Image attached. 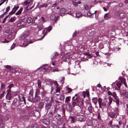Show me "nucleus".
Returning <instances> with one entry per match:
<instances>
[{"mask_svg":"<svg viewBox=\"0 0 128 128\" xmlns=\"http://www.w3.org/2000/svg\"><path fill=\"white\" fill-rule=\"evenodd\" d=\"M114 113L113 112L111 111L108 112V116L112 118H114L115 116L116 118L117 116L119 115V110L118 108H115L114 110Z\"/></svg>","mask_w":128,"mask_h":128,"instance_id":"obj_1","label":"nucleus"},{"mask_svg":"<svg viewBox=\"0 0 128 128\" xmlns=\"http://www.w3.org/2000/svg\"><path fill=\"white\" fill-rule=\"evenodd\" d=\"M75 118L76 120L80 122H82L86 120L85 117L83 115H77L76 116Z\"/></svg>","mask_w":128,"mask_h":128,"instance_id":"obj_2","label":"nucleus"},{"mask_svg":"<svg viewBox=\"0 0 128 128\" xmlns=\"http://www.w3.org/2000/svg\"><path fill=\"white\" fill-rule=\"evenodd\" d=\"M26 24L25 21L24 20H22L20 21L17 24V26L18 27H21L24 26Z\"/></svg>","mask_w":128,"mask_h":128,"instance_id":"obj_3","label":"nucleus"},{"mask_svg":"<svg viewBox=\"0 0 128 128\" xmlns=\"http://www.w3.org/2000/svg\"><path fill=\"white\" fill-rule=\"evenodd\" d=\"M52 29V28L50 26H49L48 28H45L42 31L43 33L47 34Z\"/></svg>","mask_w":128,"mask_h":128,"instance_id":"obj_4","label":"nucleus"},{"mask_svg":"<svg viewBox=\"0 0 128 128\" xmlns=\"http://www.w3.org/2000/svg\"><path fill=\"white\" fill-rule=\"evenodd\" d=\"M52 106V102H50L46 104L45 106L46 110L48 111L50 110V108Z\"/></svg>","mask_w":128,"mask_h":128,"instance_id":"obj_5","label":"nucleus"},{"mask_svg":"<svg viewBox=\"0 0 128 128\" xmlns=\"http://www.w3.org/2000/svg\"><path fill=\"white\" fill-rule=\"evenodd\" d=\"M19 7V6L18 5L14 6L12 11L9 13V14L12 15L14 14Z\"/></svg>","mask_w":128,"mask_h":128,"instance_id":"obj_6","label":"nucleus"},{"mask_svg":"<svg viewBox=\"0 0 128 128\" xmlns=\"http://www.w3.org/2000/svg\"><path fill=\"white\" fill-rule=\"evenodd\" d=\"M43 123L46 125H49L50 123V121L48 118L44 119L42 121Z\"/></svg>","mask_w":128,"mask_h":128,"instance_id":"obj_7","label":"nucleus"},{"mask_svg":"<svg viewBox=\"0 0 128 128\" xmlns=\"http://www.w3.org/2000/svg\"><path fill=\"white\" fill-rule=\"evenodd\" d=\"M18 98L19 100L21 101L25 102V100L22 94H19L18 95Z\"/></svg>","mask_w":128,"mask_h":128,"instance_id":"obj_8","label":"nucleus"},{"mask_svg":"<svg viewBox=\"0 0 128 128\" xmlns=\"http://www.w3.org/2000/svg\"><path fill=\"white\" fill-rule=\"evenodd\" d=\"M41 82L40 80H37V87L38 88L42 89V90H44V88L43 86H41Z\"/></svg>","mask_w":128,"mask_h":128,"instance_id":"obj_9","label":"nucleus"},{"mask_svg":"<svg viewBox=\"0 0 128 128\" xmlns=\"http://www.w3.org/2000/svg\"><path fill=\"white\" fill-rule=\"evenodd\" d=\"M6 98L7 100H9L12 98V97L10 92H8V93L6 96Z\"/></svg>","mask_w":128,"mask_h":128,"instance_id":"obj_10","label":"nucleus"},{"mask_svg":"<svg viewBox=\"0 0 128 128\" xmlns=\"http://www.w3.org/2000/svg\"><path fill=\"white\" fill-rule=\"evenodd\" d=\"M50 18L52 20H55L56 22L58 18L54 14H52L50 16Z\"/></svg>","mask_w":128,"mask_h":128,"instance_id":"obj_11","label":"nucleus"},{"mask_svg":"<svg viewBox=\"0 0 128 128\" xmlns=\"http://www.w3.org/2000/svg\"><path fill=\"white\" fill-rule=\"evenodd\" d=\"M88 109L90 113H92L93 111H94V109L90 104V106H88Z\"/></svg>","mask_w":128,"mask_h":128,"instance_id":"obj_12","label":"nucleus"},{"mask_svg":"<svg viewBox=\"0 0 128 128\" xmlns=\"http://www.w3.org/2000/svg\"><path fill=\"white\" fill-rule=\"evenodd\" d=\"M98 101L99 104H100L102 105V106L104 107H105L106 106V104L105 103L102 102V98H98Z\"/></svg>","mask_w":128,"mask_h":128,"instance_id":"obj_13","label":"nucleus"},{"mask_svg":"<svg viewBox=\"0 0 128 128\" xmlns=\"http://www.w3.org/2000/svg\"><path fill=\"white\" fill-rule=\"evenodd\" d=\"M58 55V54L57 52H54L51 57V59L52 60L54 59V58H56Z\"/></svg>","mask_w":128,"mask_h":128,"instance_id":"obj_14","label":"nucleus"},{"mask_svg":"<svg viewBox=\"0 0 128 128\" xmlns=\"http://www.w3.org/2000/svg\"><path fill=\"white\" fill-rule=\"evenodd\" d=\"M28 116H23L22 117H21L20 119L19 120L20 122H22L23 121H26V120L28 119Z\"/></svg>","mask_w":128,"mask_h":128,"instance_id":"obj_15","label":"nucleus"},{"mask_svg":"<svg viewBox=\"0 0 128 128\" xmlns=\"http://www.w3.org/2000/svg\"><path fill=\"white\" fill-rule=\"evenodd\" d=\"M84 99L82 98H80L79 106L83 107L84 106Z\"/></svg>","mask_w":128,"mask_h":128,"instance_id":"obj_16","label":"nucleus"},{"mask_svg":"<svg viewBox=\"0 0 128 128\" xmlns=\"http://www.w3.org/2000/svg\"><path fill=\"white\" fill-rule=\"evenodd\" d=\"M26 21L27 22L28 24L30 23H34V21L33 20L32 18L31 17L28 18L27 19Z\"/></svg>","mask_w":128,"mask_h":128,"instance_id":"obj_17","label":"nucleus"},{"mask_svg":"<svg viewBox=\"0 0 128 128\" xmlns=\"http://www.w3.org/2000/svg\"><path fill=\"white\" fill-rule=\"evenodd\" d=\"M32 42L28 41V40L27 39H25L24 40L23 43V45L24 46H26L28 45L30 43H32Z\"/></svg>","mask_w":128,"mask_h":128,"instance_id":"obj_18","label":"nucleus"},{"mask_svg":"<svg viewBox=\"0 0 128 128\" xmlns=\"http://www.w3.org/2000/svg\"><path fill=\"white\" fill-rule=\"evenodd\" d=\"M110 18V15L108 13L105 14L104 16V18L106 20H108Z\"/></svg>","mask_w":128,"mask_h":128,"instance_id":"obj_19","label":"nucleus"},{"mask_svg":"<svg viewBox=\"0 0 128 128\" xmlns=\"http://www.w3.org/2000/svg\"><path fill=\"white\" fill-rule=\"evenodd\" d=\"M114 102H116L117 106H118L120 104L119 100L118 97L116 96L114 98Z\"/></svg>","mask_w":128,"mask_h":128,"instance_id":"obj_20","label":"nucleus"},{"mask_svg":"<svg viewBox=\"0 0 128 128\" xmlns=\"http://www.w3.org/2000/svg\"><path fill=\"white\" fill-rule=\"evenodd\" d=\"M44 105V103L42 102H40L38 104V107L39 108L42 109Z\"/></svg>","mask_w":128,"mask_h":128,"instance_id":"obj_21","label":"nucleus"},{"mask_svg":"<svg viewBox=\"0 0 128 128\" xmlns=\"http://www.w3.org/2000/svg\"><path fill=\"white\" fill-rule=\"evenodd\" d=\"M28 100L30 102H33L34 99L32 95V94H30L28 96Z\"/></svg>","mask_w":128,"mask_h":128,"instance_id":"obj_22","label":"nucleus"},{"mask_svg":"<svg viewBox=\"0 0 128 128\" xmlns=\"http://www.w3.org/2000/svg\"><path fill=\"white\" fill-rule=\"evenodd\" d=\"M40 98L39 96L36 95H35V98L34 99V100L33 102H37L38 101H39L40 100Z\"/></svg>","mask_w":128,"mask_h":128,"instance_id":"obj_23","label":"nucleus"},{"mask_svg":"<svg viewBox=\"0 0 128 128\" xmlns=\"http://www.w3.org/2000/svg\"><path fill=\"white\" fill-rule=\"evenodd\" d=\"M32 1L33 0H27L24 2V5L28 4L30 3H32Z\"/></svg>","mask_w":128,"mask_h":128,"instance_id":"obj_24","label":"nucleus"},{"mask_svg":"<svg viewBox=\"0 0 128 128\" xmlns=\"http://www.w3.org/2000/svg\"><path fill=\"white\" fill-rule=\"evenodd\" d=\"M92 102L95 105L98 102V98H97L95 97L93 98L92 100Z\"/></svg>","mask_w":128,"mask_h":128,"instance_id":"obj_25","label":"nucleus"},{"mask_svg":"<svg viewBox=\"0 0 128 128\" xmlns=\"http://www.w3.org/2000/svg\"><path fill=\"white\" fill-rule=\"evenodd\" d=\"M74 100L76 102V103L78 104V106H79V101L80 100V98L78 97H76L74 99Z\"/></svg>","mask_w":128,"mask_h":128,"instance_id":"obj_26","label":"nucleus"},{"mask_svg":"<svg viewBox=\"0 0 128 128\" xmlns=\"http://www.w3.org/2000/svg\"><path fill=\"white\" fill-rule=\"evenodd\" d=\"M22 34L26 38L29 34V32L28 31H25L23 32Z\"/></svg>","mask_w":128,"mask_h":128,"instance_id":"obj_27","label":"nucleus"},{"mask_svg":"<svg viewBox=\"0 0 128 128\" xmlns=\"http://www.w3.org/2000/svg\"><path fill=\"white\" fill-rule=\"evenodd\" d=\"M70 119V122L72 123H73L76 122V120H75V118L71 116L69 118Z\"/></svg>","mask_w":128,"mask_h":128,"instance_id":"obj_28","label":"nucleus"},{"mask_svg":"<svg viewBox=\"0 0 128 128\" xmlns=\"http://www.w3.org/2000/svg\"><path fill=\"white\" fill-rule=\"evenodd\" d=\"M22 10L23 8L22 7L20 8L19 10H18L16 13V14L17 15L20 14L21 13Z\"/></svg>","mask_w":128,"mask_h":128,"instance_id":"obj_29","label":"nucleus"},{"mask_svg":"<svg viewBox=\"0 0 128 128\" xmlns=\"http://www.w3.org/2000/svg\"><path fill=\"white\" fill-rule=\"evenodd\" d=\"M34 116L35 117L37 118H38L40 116V114L39 112L37 111L34 114Z\"/></svg>","mask_w":128,"mask_h":128,"instance_id":"obj_30","label":"nucleus"},{"mask_svg":"<svg viewBox=\"0 0 128 128\" xmlns=\"http://www.w3.org/2000/svg\"><path fill=\"white\" fill-rule=\"evenodd\" d=\"M47 93V92L45 90H43V91L41 92V94L42 95V98L43 97H44L46 95Z\"/></svg>","mask_w":128,"mask_h":128,"instance_id":"obj_31","label":"nucleus"},{"mask_svg":"<svg viewBox=\"0 0 128 128\" xmlns=\"http://www.w3.org/2000/svg\"><path fill=\"white\" fill-rule=\"evenodd\" d=\"M43 100L45 102H48L50 101V98L48 97H45L44 98H43Z\"/></svg>","mask_w":128,"mask_h":128,"instance_id":"obj_32","label":"nucleus"},{"mask_svg":"<svg viewBox=\"0 0 128 128\" xmlns=\"http://www.w3.org/2000/svg\"><path fill=\"white\" fill-rule=\"evenodd\" d=\"M14 84H10L7 87V91L8 92H10V88L12 87Z\"/></svg>","mask_w":128,"mask_h":128,"instance_id":"obj_33","label":"nucleus"},{"mask_svg":"<svg viewBox=\"0 0 128 128\" xmlns=\"http://www.w3.org/2000/svg\"><path fill=\"white\" fill-rule=\"evenodd\" d=\"M16 18L15 16H13L10 19L9 22H13L16 20Z\"/></svg>","mask_w":128,"mask_h":128,"instance_id":"obj_34","label":"nucleus"},{"mask_svg":"<svg viewBox=\"0 0 128 128\" xmlns=\"http://www.w3.org/2000/svg\"><path fill=\"white\" fill-rule=\"evenodd\" d=\"M43 28V26L42 25H38L37 27V28L39 30H41Z\"/></svg>","mask_w":128,"mask_h":128,"instance_id":"obj_35","label":"nucleus"},{"mask_svg":"<svg viewBox=\"0 0 128 128\" xmlns=\"http://www.w3.org/2000/svg\"><path fill=\"white\" fill-rule=\"evenodd\" d=\"M72 105L73 107L75 106H78V104L76 103L74 100L72 102Z\"/></svg>","mask_w":128,"mask_h":128,"instance_id":"obj_36","label":"nucleus"},{"mask_svg":"<svg viewBox=\"0 0 128 128\" xmlns=\"http://www.w3.org/2000/svg\"><path fill=\"white\" fill-rule=\"evenodd\" d=\"M126 16V14L124 13H121L120 14V17L122 18H123L125 17Z\"/></svg>","mask_w":128,"mask_h":128,"instance_id":"obj_37","label":"nucleus"},{"mask_svg":"<svg viewBox=\"0 0 128 128\" xmlns=\"http://www.w3.org/2000/svg\"><path fill=\"white\" fill-rule=\"evenodd\" d=\"M64 94H62L60 96V98H58V100L61 101L64 100Z\"/></svg>","mask_w":128,"mask_h":128,"instance_id":"obj_38","label":"nucleus"},{"mask_svg":"<svg viewBox=\"0 0 128 128\" xmlns=\"http://www.w3.org/2000/svg\"><path fill=\"white\" fill-rule=\"evenodd\" d=\"M76 64L75 66V68H80V65L79 64L80 63L79 62H76Z\"/></svg>","mask_w":128,"mask_h":128,"instance_id":"obj_39","label":"nucleus"},{"mask_svg":"<svg viewBox=\"0 0 128 128\" xmlns=\"http://www.w3.org/2000/svg\"><path fill=\"white\" fill-rule=\"evenodd\" d=\"M66 90L67 93H69L72 91V89L70 88L66 87Z\"/></svg>","mask_w":128,"mask_h":128,"instance_id":"obj_40","label":"nucleus"},{"mask_svg":"<svg viewBox=\"0 0 128 128\" xmlns=\"http://www.w3.org/2000/svg\"><path fill=\"white\" fill-rule=\"evenodd\" d=\"M70 96H68L66 97V100H65V103H67L70 101Z\"/></svg>","mask_w":128,"mask_h":128,"instance_id":"obj_41","label":"nucleus"},{"mask_svg":"<svg viewBox=\"0 0 128 128\" xmlns=\"http://www.w3.org/2000/svg\"><path fill=\"white\" fill-rule=\"evenodd\" d=\"M120 81L122 83L124 84L126 82V80L124 78H120Z\"/></svg>","mask_w":128,"mask_h":128,"instance_id":"obj_42","label":"nucleus"},{"mask_svg":"<svg viewBox=\"0 0 128 128\" xmlns=\"http://www.w3.org/2000/svg\"><path fill=\"white\" fill-rule=\"evenodd\" d=\"M25 37L22 34L20 35L19 37V40H23Z\"/></svg>","mask_w":128,"mask_h":128,"instance_id":"obj_43","label":"nucleus"},{"mask_svg":"<svg viewBox=\"0 0 128 128\" xmlns=\"http://www.w3.org/2000/svg\"><path fill=\"white\" fill-rule=\"evenodd\" d=\"M120 14L119 12L118 11H116L115 12L114 15L116 16H120Z\"/></svg>","mask_w":128,"mask_h":128,"instance_id":"obj_44","label":"nucleus"},{"mask_svg":"<svg viewBox=\"0 0 128 128\" xmlns=\"http://www.w3.org/2000/svg\"><path fill=\"white\" fill-rule=\"evenodd\" d=\"M60 13L64 14L65 12V10L64 8H62L60 9Z\"/></svg>","mask_w":128,"mask_h":128,"instance_id":"obj_45","label":"nucleus"},{"mask_svg":"<svg viewBox=\"0 0 128 128\" xmlns=\"http://www.w3.org/2000/svg\"><path fill=\"white\" fill-rule=\"evenodd\" d=\"M76 14V17L78 18H79L82 16V14L80 12H77Z\"/></svg>","mask_w":128,"mask_h":128,"instance_id":"obj_46","label":"nucleus"},{"mask_svg":"<svg viewBox=\"0 0 128 128\" xmlns=\"http://www.w3.org/2000/svg\"><path fill=\"white\" fill-rule=\"evenodd\" d=\"M32 128H38V125L37 123H34L32 126Z\"/></svg>","mask_w":128,"mask_h":128,"instance_id":"obj_47","label":"nucleus"},{"mask_svg":"<svg viewBox=\"0 0 128 128\" xmlns=\"http://www.w3.org/2000/svg\"><path fill=\"white\" fill-rule=\"evenodd\" d=\"M108 100L109 102L108 104L109 106H110L111 104L112 103V99L110 98V97L109 98H108Z\"/></svg>","mask_w":128,"mask_h":128,"instance_id":"obj_48","label":"nucleus"},{"mask_svg":"<svg viewBox=\"0 0 128 128\" xmlns=\"http://www.w3.org/2000/svg\"><path fill=\"white\" fill-rule=\"evenodd\" d=\"M121 84V83L120 81H118L116 83V85L119 88H120Z\"/></svg>","mask_w":128,"mask_h":128,"instance_id":"obj_49","label":"nucleus"},{"mask_svg":"<svg viewBox=\"0 0 128 128\" xmlns=\"http://www.w3.org/2000/svg\"><path fill=\"white\" fill-rule=\"evenodd\" d=\"M52 84H54L56 88H57L58 87V84L57 82L56 81L52 83Z\"/></svg>","mask_w":128,"mask_h":128,"instance_id":"obj_50","label":"nucleus"},{"mask_svg":"<svg viewBox=\"0 0 128 128\" xmlns=\"http://www.w3.org/2000/svg\"><path fill=\"white\" fill-rule=\"evenodd\" d=\"M4 66L6 68H7L8 70H10L11 69V66H10L7 65Z\"/></svg>","mask_w":128,"mask_h":128,"instance_id":"obj_51","label":"nucleus"},{"mask_svg":"<svg viewBox=\"0 0 128 128\" xmlns=\"http://www.w3.org/2000/svg\"><path fill=\"white\" fill-rule=\"evenodd\" d=\"M1 88L2 90H4V89L5 88V85L4 84H1Z\"/></svg>","mask_w":128,"mask_h":128,"instance_id":"obj_52","label":"nucleus"},{"mask_svg":"<svg viewBox=\"0 0 128 128\" xmlns=\"http://www.w3.org/2000/svg\"><path fill=\"white\" fill-rule=\"evenodd\" d=\"M40 93V90L38 88L36 89V94H39Z\"/></svg>","mask_w":128,"mask_h":128,"instance_id":"obj_53","label":"nucleus"},{"mask_svg":"<svg viewBox=\"0 0 128 128\" xmlns=\"http://www.w3.org/2000/svg\"><path fill=\"white\" fill-rule=\"evenodd\" d=\"M8 16H9L8 15L6 17H5L4 19L3 20V21H2V23L3 24V23H4L5 22L6 20L7 19V18H8Z\"/></svg>","mask_w":128,"mask_h":128,"instance_id":"obj_54","label":"nucleus"},{"mask_svg":"<svg viewBox=\"0 0 128 128\" xmlns=\"http://www.w3.org/2000/svg\"><path fill=\"white\" fill-rule=\"evenodd\" d=\"M56 89V92H60V88L58 87Z\"/></svg>","mask_w":128,"mask_h":128,"instance_id":"obj_55","label":"nucleus"},{"mask_svg":"<svg viewBox=\"0 0 128 128\" xmlns=\"http://www.w3.org/2000/svg\"><path fill=\"white\" fill-rule=\"evenodd\" d=\"M18 102V100H17L16 99H14V101L13 102V104L14 105L16 106V105L15 104L17 102Z\"/></svg>","mask_w":128,"mask_h":128,"instance_id":"obj_56","label":"nucleus"},{"mask_svg":"<svg viewBox=\"0 0 128 128\" xmlns=\"http://www.w3.org/2000/svg\"><path fill=\"white\" fill-rule=\"evenodd\" d=\"M99 47L100 49H102L104 48V46L103 44H100L99 45Z\"/></svg>","mask_w":128,"mask_h":128,"instance_id":"obj_57","label":"nucleus"},{"mask_svg":"<svg viewBox=\"0 0 128 128\" xmlns=\"http://www.w3.org/2000/svg\"><path fill=\"white\" fill-rule=\"evenodd\" d=\"M111 96H112L114 98L117 96L116 93L114 92L112 93Z\"/></svg>","mask_w":128,"mask_h":128,"instance_id":"obj_58","label":"nucleus"},{"mask_svg":"<svg viewBox=\"0 0 128 128\" xmlns=\"http://www.w3.org/2000/svg\"><path fill=\"white\" fill-rule=\"evenodd\" d=\"M10 42V40H8L5 39L4 40L2 41L3 43H7L9 42Z\"/></svg>","mask_w":128,"mask_h":128,"instance_id":"obj_59","label":"nucleus"},{"mask_svg":"<svg viewBox=\"0 0 128 128\" xmlns=\"http://www.w3.org/2000/svg\"><path fill=\"white\" fill-rule=\"evenodd\" d=\"M10 9V6L7 7L6 8V12H8L9 10Z\"/></svg>","mask_w":128,"mask_h":128,"instance_id":"obj_60","label":"nucleus"},{"mask_svg":"<svg viewBox=\"0 0 128 128\" xmlns=\"http://www.w3.org/2000/svg\"><path fill=\"white\" fill-rule=\"evenodd\" d=\"M84 54L85 56H89L90 58L92 57L91 55L90 54L86 53Z\"/></svg>","mask_w":128,"mask_h":128,"instance_id":"obj_61","label":"nucleus"},{"mask_svg":"<svg viewBox=\"0 0 128 128\" xmlns=\"http://www.w3.org/2000/svg\"><path fill=\"white\" fill-rule=\"evenodd\" d=\"M65 110L64 109H63L62 110V113L63 115L64 116H65Z\"/></svg>","mask_w":128,"mask_h":128,"instance_id":"obj_62","label":"nucleus"},{"mask_svg":"<svg viewBox=\"0 0 128 128\" xmlns=\"http://www.w3.org/2000/svg\"><path fill=\"white\" fill-rule=\"evenodd\" d=\"M82 96L84 97V98L86 97V92H82Z\"/></svg>","mask_w":128,"mask_h":128,"instance_id":"obj_63","label":"nucleus"},{"mask_svg":"<svg viewBox=\"0 0 128 128\" xmlns=\"http://www.w3.org/2000/svg\"><path fill=\"white\" fill-rule=\"evenodd\" d=\"M5 92V90H4L2 93L0 94V97H2L3 96H4V94Z\"/></svg>","mask_w":128,"mask_h":128,"instance_id":"obj_64","label":"nucleus"}]
</instances>
